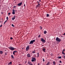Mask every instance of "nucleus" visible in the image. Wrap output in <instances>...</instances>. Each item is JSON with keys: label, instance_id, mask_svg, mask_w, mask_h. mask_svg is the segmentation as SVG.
<instances>
[{"label": "nucleus", "instance_id": "obj_1", "mask_svg": "<svg viewBox=\"0 0 65 65\" xmlns=\"http://www.w3.org/2000/svg\"><path fill=\"white\" fill-rule=\"evenodd\" d=\"M8 48H9V50H11L12 51H14V49H15V48L13 47H9Z\"/></svg>", "mask_w": 65, "mask_h": 65}, {"label": "nucleus", "instance_id": "obj_2", "mask_svg": "<svg viewBox=\"0 0 65 65\" xmlns=\"http://www.w3.org/2000/svg\"><path fill=\"white\" fill-rule=\"evenodd\" d=\"M34 42H35V40H31L29 43V44H33Z\"/></svg>", "mask_w": 65, "mask_h": 65}, {"label": "nucleus", "instance_id": "obj_3", "mask_svg": "<svg viewBox=\"0 0 65 65\" xmlns=\"http://www.w3.org/2000/svg\"><path fill=\"white\" fill-rule=\"evenodd\" d=\"M56 40L57 41V42H60V41H61V39H59L58 37H56Z\"/></svg>", "mask_w": 65, "mask_h": 65}, {"label": "nucleus", "instance_id": "obj_4", "mask_svg": "<svg viewBox=\"0 0 65 65\" xmlns=\"http://www.w3.org/2000/svg\"><path fill=\"white\" fill-rule=\"evenodd\" d=\"M41 41H42L43 43H45V42L46 41L45 40L43 39V38H41Z\"/></svg>", "mask_w": 65, "mask_h": 65}, {"label": "nucleus", "instance_id": "obj_5", "mask_svg": "<svg viewBox=\"0 0 65 65\" xmlns=\"http://www.w3.org/2000/svg\"><path fill=\"white\" fill-rule=\"evenodd\" d=\"M29 46H27L26 48V51H27L28 50H29Z\"/></svg>", "mask_w": 65, "mask_h": 65}, {"label": "nucleus", "instance_id": "obj_6", "mask_svg": "<svg viewBox=\"0 0 65 65\" xmlns=\"http://www.w3.org/2000/svg\"><path fill=\"white\" fill-rule=\"evenodd\" d=\"M17 53V51H14L13 52V54L14 55H15V53Z\"/></svg>", "mask_w": 65, "mask_h": 65}, {"label": "nucleus", "instance_id": "obj_7", "mask_svg": "<svg viewBox=\"0 0 65 65\" xmlns=\"http://www.w3.org/2000/svg\"><path fill=\"white\" fill-rule=\"evenodd\" d=\"M12 11V14H15V10L14 9H13Z\"/></svg>", "mask_w": 65, "mask_h": 65}, {"label": "nucleus", "instance_id": "obj_8", "mask_svg": "<svg viewBox=\"0 0 65 65\" xmlns=\"http://www.w3.org/2000/svg\"><path fill=\"white\" fill-rule=\"evenodd\" d=\"M22 2H21L18 4L17 5L18 6H21V5H22Z\"/></svg>", "mask_w": 65, "mask_h": 65}, {"label": "nucleus", "instance_id": "obj_9", "mask_svg": "<svg viewBox=\"0 0 65 65\" xmlns=\"http://www.w3.org/2000/svg\"><path fill=\"white\" fill-rule=\"evenodd\" d=\"M42 51L44 52H45V51H46V49H45V48H44L42 50Z\"/></svg>", "mask_w": 65, "mask_h": 65}, {"label": "nucleus", "instance_id": "obj_10", "mask_svg": "<svg viewBox=\"0 0 65 65\" xmlns=\"http://www.w3.org/2000/svg\"><path fill=\"white\" fill-rule=\"evenodd\" d=\"M13 17H14V18L13 17L12 18V21H13L15 19V16H13Z\"/></svg>", "mask_w": 65, "mask_h": 65}, {"label": "nucleus", "instance_id": "obj_11", "mask_svg": "<svg viewBox=\"0 0 65 65\" xmlns=\"http://www.w3.org/2000/svg\"><path fill=\"white\" fill-rule=\"evenodd\" d=\"M27 56V57H28V58H29V57H31V56H30V55L29 54H28Z\"/></svg>", "mask_w": 65, "mask_h": 65}, {"label": "nucleus", "instance_id": "obj_12", "mask_svg": "<svg viewBox=\"0 0 65 65\" xmlns=\"http://www.w3.org/2000/svg\"><path fill=\"white\" fill-rule=\"evenodd\" d=\"M50 62L48 61L46 64V65H50Z\"/></svg>", "mask_w": 65, "mask_h": 65}, {"label": "nucleus", "instance_id": "obj_13", "mask_svg": "<svg viewBox=\"0 0 65 65\" xmlns=\"http://www.w3.org/2000/svg\"><path fill=\"white\" fill-rule=\"evenodd\" d=\"M12 64V62H10L8 64V65H11Z\"/></svg>", "mask_w": 65, "mask_h": 65}, {"label": "nucleus", "instance_id": "obj_14", "mask_svg": "<svg viewBox=\"0 0 65 65\" xmlns=\"http://www.w3.org/2000/svg\"><path fill=\"white\" fill-rule=\"evenodd\" d=\"M64 50H63L62 52V54L63 55H65V53H64Z\"/></svg>", "mask_w": 65, "mask_h": 65}, {"label": "nucleus", "instance_id": "obj_15", "mask_svg": "<svg viewBox=\"0 0 65 65\" xmlns=\"http://www.w3.org/2000/svg\"><path fill=\"white\" fill-rule=\"evenodd\" d=\"M32 59L34 61H35L36 60V59L35 58H32Z\"/></svg>", "mask_w": 65, "mask_h": 65}, {"label": "nucleus", "instance_id": "obj_16", "mask_svg": "<svg viewBox=\"0 0 65 65\" xmlns=\"http://www.w3.org/2000/svg\"><path fill=\"white\" fill-rule=\"evenodd\" d=\"M53 63L54 65H55V64H56V62L55 61H53Z\"/></svg>", "mask_w": 65, "mask_h": 65}, {"label": "nucleus", "instance_id": "obj_17", "mask_svg": "<svg viewBox=\"0 0 65 65\" xmlns=\"http://www.w3.org/2000/svg\"><path fill=\"white\" fill-rule=\"evenodd\" d=\"M3 54V52L2 51H0V54Z\"/></svg>", "mask_w": 65, "mask_h": 65}, {"label": "nucleus", "instance_id": "obj_18", "mask_svg": "<svg viewBox=\"0 0 65 65\" xmlns=\"http://www.w3.org/2000/svg\"><path fill=\"white\" fill-rule=\"evenodd\" d=\"M11 57L12 58V59H14V57H13V55H11Z\"/></svg>", "mask_w": 65, "mask_h": 65}, {"label": "nucleus", "instance_id": "obj_19", "mask_svg": "<svg viewBox=\"0 0 65 65\" xmlns=\"http://www.w3.org/2000/svg\"><path fill=\"white\" fill-rule=\"evenodd\" d=\"M37 57H39V53H37Z\"/></svg>", "mask_w": 65, "mask_h": 65}, {"label": "nucleus", "instance_id": "obj_20", "mask_svg": "<svg viewBox=\"0 0 65 65\" xmlns=\"http://www.w3.org/2000/svg\"><path fill=\"white\" fill-rule=\"evenodd\" d=\"M58 58L59 59H61V58H62V57H61V56L58 57Z\"/></svg>", "mask_w": 65, "mask_h": 65}, {"label": "nucleus", "instance_id": "obj_21", "mask_svg": "<svg viewBox=\"0 0 65 65\" xmlns=\"http://www.w3.org/2000/svg\"><path fill=\"white\" fill-rule=\"evenodd\" d=\"M44 34H46V31H45L44 32Z\"/></svg>", "mask_w": 65, "mask_h": 65}, {"label": "nucleus", "instance_id": "obj_22", "mask_svg": "<svg viewBox=\"0 0 65 65\" xmlns=\"http://www.w3.org/2000/svg\"><path fill=\"white\" fill-rule=\"evenodd\" d=\"M31 62H30V61H28V64H31Z\"/></svg>", "mask_w": 65, "mask_h": 65}, {"label": "nucleus", "instance_id": "obj_23", "mask_svg": "<svg viewBox=\"0 0 65 65\" xmlns=\"http://www.w3.org/2000/svg\"><path fill=\"white\" fill-rule=\"evenodd\" d=\"M47 17H49V14H47Z\"/></svg>", "mask_w": 65, "mask_h": 65}, {"label": "nucleus", "instance_id": "obj_24", "mask_svg": "<svg viewBox=\"0 0 65 65\" xmlns=\"http://www.w3.org/2000/svg\"><path fill=\"white\" fill-rule=\"evenodd\" d=\"M6 19H7V21H8V17H7L6 18Z\"/></svg>", "mask_w": 65, "mask_h": 65}, {"label": "nucleus", "instance_id": "obj_25", "mask_svg": "<svg viewBox=\"0 0 65 65\" xmlns=\"http://www.w3.org/2000/svg\"><path fill=\"white\" fill-rule=\"evenodd\" d=\"M32 53H33V54H34V53H35V51H33V52H32Z\"/></svg>", "mask_w": 65, "mask_h": 65}, {"label": "nucleus", "instance_id": "obj_26", "mask_svg": "<svg viewBox=\"0 0 65 65\" xmlns=\"http://www.w3.org/2000/svg\"><path fill=\"white\" fill-rule=\"evenodd\" d=\"M40 37H41V35H39L38 36V37L39 38Z\"/></svg>", "mask_w": 65, "mask_h": 65}, {"label": "nucleus", "instance_id": "obj_27", "mask_svg": "<svg viewBox=\"0 0 65 65\" xmlns=\"http://www.w3.org/2000/svg\"><path fill=\"white\" fill-rule=\"evenodd\" d=\"M12 27H14V25H13V24H12Z\"/></svg>", "mask_w": 65, "mask_h": 65}, {"label": "nucleus", "instance_id": "obj_28", "mask_svg": "<svg viewBox=\"0 0 65 65\" xmlns=\"http://www.w3.org/2000/svg\"><path fill=\"white\" fill-rule=\"evenodd\" d=\"M31 61L32 62H34V60L33 59H32Z\"/></svg>", "mask_w": 65, "mask_h": 65}, {"label": "nucleus", "instance_id": "obj_29", "mask_svg": "<svg viewBox=\"0 0 65 65\" xmlns=\"http://www.w3.org/2000/svg\"><path fill=\"white\" fill-rule=\"evenodd\" d=\"M7 22V20L5 21V22H4V23H6V22Z\"/></svg>", "mask_w": 65, "mask_h": 65}, {"label": "nucleus", "instance_id": "obj_30", "mask_svg": "<svg viewBox=\"0 0 65 65\" xmlns=\"http://www.w3.org/2000/svg\"><path fill=\"white\" fill-rule=\"evenodd\" d=\"M10 39L11 40H12V39H13V38H11V37L10 38Z\"/></svg>", "mask_w": 65, "mask_h": 65}, {"label": "nucleus", "instance_id": "obj_31", "mask_svg": "<svg viewBox=\"0 0 65 65\" xmlns=\"http://www.w3.org/2000/svg\"><path fill=\"white\" fill-rule=\"evenodd\" d=\"M59 62L60 63H62V61H61V60L59 61Z\"/></svg>", "mask_w": 65, "mask_h": 65}, {"label": "nucleus", "instance_id": "obj_32", "mask_svg": "<svg viewBox=\"0 0 65 65\" xmlns=\"http://www.w3.org/2000/svg\"><path fill=\"white\" fill-rule=\"evenodd\" d=\"M43 62H44V59L43 58Z\"/></svg>", "mask_w": 65, "mask_h": 65}, {"label": "nucleus", "instance_id": "obj_33", "mask_svg": "<svg viewBox=\"0 0 65 65\" xmlns=\"http://www.w3.org/2000/svg\"><path fill=\"white\" fill-rule=\"evenodd\" d=\"M63 57L64 58V59H65V56L64 55H63Z\"/></svg>", "mask_w": 65, "mask_h": 65}, {"label": "nucleus", "instance_id": "obj_34", "mask_svg": "<svg viewBox=\"0 0 65 65\" xmlns=\"http://www.w3.org/2000/svg\"><path fill=\"white\" fill-rule=\"evenodd\" d=\"M2 27V25H1L0 26V27Z\"/></svg>", "mask_w": 65, "mask_h": 65}, {"label": "nucleus", "instance_id": "obj_35", "mask_svg": "<svg viewBox=\"0 0 65 65\" xmlns=\"http://www.w3.org/2000/svg\"><path fill=\"white\" fill-rule=\"evenodd\" d=\"M40 29H42V27L41 26H40Z\"/></svg>", "mask_w": 65, "mask_h": 65}, {"label": "nucleus", "instance_id": "obj_36", "mask_svg": "<svg viewBox=\"0 0 65 65\" xmlns=\"http://www.w3.org/2000/svg\"><path fill=\"white\" fill-rule=\"evenodd\" d=\"M36 7H39V6H38V5H37V6H36Z\"/></svg>", "mask_w": 65, "mask_h": 65}, {"label": "nucleus", "instance_id": "obj_37", "mask_svg": "<svg viewBox=\"0 0 65 65\" xmlns=\"http://www.w3.org/2000/svg\"><path fill=\"white\" fill-rule=\"evenodd\" d=\"M10 14V13H8V15H9V14Z\"/></svg>", "mask_w": 65, "mask_h": 65}, {"label": "nucleus", "instance_id": "obj_38", "mask_svg": "<svg viewBox=\"0 0 65 65\" xmlns=\"http://www.w3.org/2000/svg\"><path fill=\"white\" fill-rule=\"evenodd\" d=\"M5 54L6 55H7V53H6Z\"/></svg>", "mask_w": 65, "mask_h": 65}, {"label": "nucleus", "instance_id": "obj_39", "mask_svg": "<svg viewBox=\"0 0 65 65\" xmlns=\"http://www.w3.org/2000/svg\"><path fill=\"white\" fill-rule=\"evenodd\" d=\"M30 41H29V42H28L27 43H29L30 42Z\"/></svg>", "mask_w": 65, "mask_h": 65}, {"label": "nucleus", "instance_id": "obj_40", "mask_svg": "<svg viewBox=\"0 0 65 65\" xmlns=\"http://www.w3.org/2000/svg\"><path fill=\"white\" fill-rule=\"evenodd\" d=\"M25 4H24V7H25Z\"/></svg>", "mask_w": 65, "mask_h": 65}, {"label": "nucleus", "instance_id": "obj_41", "mask_svg": "<svg viewBox=\"0 0 65 65\" xmlns=\"http://www.w3.org/2000/svg\"><path fill=\"white\" fill-rule=\"evenodd\" d=\"M14 7L15 8V7H16L15 6H14Z\"/></svg>", "mask_w": 65, "mask_h": 65}, {"label": "nucleus", "instance_id": "obj_42", "mask_svg": "<svg viewBox=\"0 0 65 65\" xmlns=\"http://www.w3.org/2000/svg\"><path fill=\"white\" fill-rule=\"evenodd\" d=\"M38 5H40V4H39V3H38Z\"/></svg>", "mask_w": 65, "mask_h": 65}, {"label": "nucleus", "instance_id": "obj_43", "mask_svg": "<svg viewBox=\"0 0 65 65\" xmlns=\"http://www.w3.org/2000/svg\"><path fill=\"white\" fill-rule=\"evenodd\" d=\"M38 65H40L39 63H38Z\"/></svg>", "mask_w": 65, "mask_h": 65}, {"label": "nucleus", "instance_id": "obj_44", "mask_svg": "<svg viewBox=\"0 0 65 65\" xmlns=\"http://www.w3.org/2000/svg\"><path fill=\"white\" fill-rule=\"evenodd\" d=\"M30 65H33V64H30Z\"/></svg>", "mask_w": 65, "mask_h": 65}, {"label": "nucleus", "instance_id": "obj_45", "mask_svg": "<svg viewBox=\"0 0 65 65\" xmlns=\"http://www.w3.org/2000/svg\"><path fill=\"white\" fill-rule=\"evenodd\" d=\"M39 2H41V1L40 0H39Z\"/></svg>", "mask_w": 65, "mask_h": 65}, {"label": "nucleus", "instance_id": "obj_46", "mask_svg": "<svg viewBox=\"0 0 65 65\" xmlns=\"http://www.w3.org/2000/svg\"><path fill=\"white\" fill-rule=\"evenodd\" d=\"M37 2H38V3H39V2H38V1H37Z\"/></svg>", "mask_w": 65, "mask_h": 65}, {"label": "nucleus", "instance_id": "obj_47", "mask_svg": "<svg viewBox=\"0 0 65 65\" xmlns=\"http://www.w3.org/2000/svg\"><path fill=\"white\" fill-rule=\"evenodd\" d=\"M25 63H26L27 62L25 61Z\"/></svg>", "mask_w": 65, "mask_h": 65}, {"label": "nucleus", "instance_id": "obj_48", "mask_svg": "<svg viewBox=\"0 0 65 65\" xmlns=\"http://www.w3.org/2000/svg\"><path fill=\"white\" fill-rule=\"evenodd\" d=\"M58 65H61L60 64H59Z\"/></svg>", "mask_w": 65, "mask_h": 65}, {"label": "nucleus", "instance_id": "obj_49", "mask_svg": "<svg viewBox=\"0 0 65 65\" xmlns=\"http://www.w3.org/2000/svg\"><path fill=\"white\" fill-rule=\"evenodd\" d=\"M4 24H5V23H4Z\"/></svg>", "mask_w": 65, "mask_h": 65}, {"label": "nucleus", "instance_id": "obj_50", "mask_svg": "<svg viewBox=\"0 0 65 65\" xmlns=\"http://www.w3.org/2000/svg\"><path fill=\"white\" fill-rule=\"evenodd\" d=\"M19 65H21L20 64H19Z\"/></svg>", "mask_w": 65, "mask_h": 65}, {"label": "nucleus", "instance_id": "obj_51", "mask_svg": "<svg viewBox=\"0 0 65 65\" xmlns=\"http://www.w3.org/2000/svg\"><path fill=\"white\" fill-rule=\"evenodd\" d=\"M0 3H1V2H0Z\"/></svg>", "mask_w": 65, "mask_h": 65}]
</instances>
